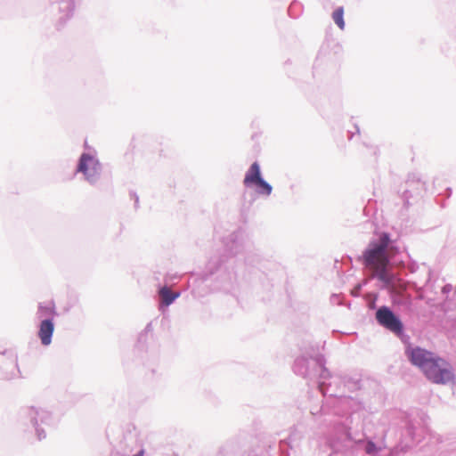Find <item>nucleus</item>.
I'll return each mask as SVG.
<instances>
[{
    "label": "nucleus",
    "mask_w": 456,
    "mask_h": 456,
    "mask_svg": "<svg viewBox=\"0 0 456 456\" xmlns=\"http://www.w3.org/2000/svg\"><path fill=\"white\" fill-rule=\"evenodd\" d=\"M390 238L387 233H382L379 241L370 242L363 252L364 264L373 272V275L386 284L391 283V276L387 273L389 259L394 256L392 248H389Z\"/></svg>",
    "instance_id": "1"
},
{
    "label": "nucleus",
    "mask_w": 456,
    "mask_h": 456,
    "mask_svg": "<svg viewBox=\"0 0 456 456\" xmlns=\"http://www.w3.org/2000/svg\"><path fill=\"white\" fill-rule=\"evenodd\" d=\"M424 375L431 382L443 385L452 382L454 379L451 365L438 356L426 368Z\"/></svg>",
    "instance_id": "2"
},
{
    "label": "nucleus",
    "mask_w": 456,
    "mask_h": 456,
    "mask_svg": "<svg viewBox=\"0 0 456 456\" xmlns=\"http://www.w3.org/2000/svg\"><path fill=\"white\" fill-rule=\"evenodd\" d=\"M378 322L395 334H401L403 324L394 313L387 306L380 307L376 313Z\"/></svg>",
    "instance_id": "3"
},
{
    "label": "nucleus",
    "mask_w": 456,
    "mask_h": 456,
    "mask_svg": "<svg viewBox=\"0 0 456 456\" xmlns=\"http://www.w3.org/2000/svg\"><path fill=\"white\" fill-rule=\"evenodd\" d=\"M77 171L83 173L88 181L93 182L99 176L101 166L94 157L84 153L81 155Z\"/></svg>",
    "instance_id": "4"
},
{
    "label": "nucleus",
    "mask_w": 456,
    "mask_h": 456,
    "mask_svg": "<svg viewBox=\"0 0 456 456\" xmlns=\"http://www.w3.org/2000/svg\"><path fill=\"white\" fill-rule=\"evenodd\" d=\"M406 354L409 357L411 362L413 365L420 368L423 373H425L426 368L429 366L433 360L436 357L434 353L420 347L408 348L406 350Z\"/></svg>",
    "instance_id": "5"
},
{
    "label": "nucleus",
    "mask_w": 456,
    "mask_h": 456,
    "mask_svg": "<svg viewBox=\"0 0 456 456\" xmlns=\"http://www.w3.org/2000/svg\"><path fill=\"white\" fill-rule=\"evenodd\" d=\"M53 330L54 324L52 320H44L41 322L38 330V337L44 346H48L51 344Z\"/></svg>",
    "instance_id": "6"
},
{
    "label": "nucleus",
    "mask_w": 456,
    "mask_h": 456,
    "mask_svg": "<svg viewBox=\"0 0 456 456\" xmlns=\"http://www.w3.org/2000/svg\"><path fill=\"white\" fill-rule=\"evenodd\" d=\"M261 177L259 164L254 162L247 171L243 183L246 187H252Z\"/></svg>",
    "instance_id": "7"
},
{
    "label": "nucleus",
    "mask_w": 456,
    "mask_h": 456,
    "mask_svg": "<svg viewBox=\"0 0 456 456\" xmlns=\"http://www.w3.org/2000/svg\"><path fill=\"white\" fill-rule=\"evenodd\" d=\"M162 303L166 305L172 304L175 298L179 297V293L172 292L167 287H164L159 290Z\"/></svg>",
    "instance_id": "8"
},
{
    "label": "nucleus",
    "mask_w": 456,
    "mask_h": 456,
    "mask_svg": "<svg viewBox=\"0 0 456 456\" xmlns=\"http://www.w3.org/2000/svg\"><path fill=\"white\" fill-rule=\"evenodd\" d=\"M256 187L257 192L263 195H270L272 192V186L266 183L262 177L254 184Z\"/></svg>",
    "instance_id": "9"
},
{
    "label": "nucleus",
    "mask_w": 456,
    "mask_h": 456,
    "mask_svg": "<svg viewBox=\"0 0 456 456\" xmlns=\"http://www.w3.org/2000/svg\"><path fill=\"white\" fill-rule=\"evenodd\" d=\"M332 18L335 23L338 26L340 29H344L345 21H344V10L342 7L337 8L333 13Z\"/></svg>",
    "instance_id": "10"
},
{
    "label": "nucleus",
    "mask_w": 456,
    "mask_h": 456,
    "mask_svg": "<svg viewBox=\"0 0 456 456\" xmlns=\"http://www.w3.org/2000/svg\"><path fill=\"white\" fill-rule=\"evenodd\" d=\"M39 314L43 315H51L54 314V305L53 303H50L47 306L39 305L38 308Z\"/></svg>",
    "instance_id": "11"
},
{
    "label": "nucleus",
    "mask_w": 456,
    "mask_h": 456,
    "mask_svg": "<svg viewBox=\"0 0 456 456\" xmlns=\"http://www.w3.org/2000/svg\"><path fill=\"white\" fill-rule=\"evenodd\" d=\"M320 368H321V374H320L321 379H328L330 377V372L328 371V370L322 363H320Z\"/></svg>",
    "instance_id": "12"
},
{
    "label": "nucleus",
    "mask_w": 456,
    "mask_h": 456,
    "mask_svg": "<svg viewBox=\"0 0 456 456\" xmlns=\"http://www.w3.org/2000/svg\"><path fill=\"white\" fill-rule=\"evenodd\" d=\"M376 445L372 442H369L366 445V452L367 453H373L376 452Z\"/></svg>",
    "instance_id": "13"
},
{
    "label": "nucleus",
    "mask_w": 456,
    "mask_h": 456,
    "mask_svg": "<svg viewBox=\"0 0 456 456\" xmlns=\"http://www.w3.org/2000/svg\"><path fill=\"white\" fill-rule=\"evenodd\" d=\"M323 383H324V382H321V383H320V388H321V389H322V387Z\"/></svg>",
    "instance_id": "14"
}]
</instances>
